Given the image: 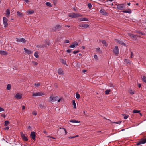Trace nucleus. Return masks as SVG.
Here are the masks:
<instances>
[{
    "instance_id": "c9c22d12",
    "label": "nucleus",
    "mask_w": 146,
    "mask_h": 146,
    "mask_svg": "<svg viewBox=\"0 0 146 146\" xmlns=\"http://www.w3.org/2000/svg\"><path fill=\"white\" fill-rule=\"evenodd\" d=\"M46 5L50 7H51L52 6V5L50 3L48 2H46L45 3Z\"/></svg>"
},
{
    "instance_id": "c03bdc74",
    "label": "nucleus",
    "mask_w": 146,
    "mask_h": 146,
    "mask_svg": "<svg viewBox=\"0 0 146 146\" xmlns=\"http://www.w3.org/2000/svg\"><path fill=\"white\" fill-rule=\"evenodd\" d=\"M87 5L89 8L90 9L92 7V5L90 3H88Z\"/></svg>"
},
{
    "instance_id": "f704fd0d",
    "label": "nucleus",
    "mask_w": 146,
    "mask_h": 146,
    "mask_svg": "<svg viewBox=\"0 0 146 146\" xmlns=\"http://www.w3.org/2000/svg\"><path fill=\"white\" fill-rule=\"evenodd\" d=\"M37 47L38 48H42V47H44V44L41 45L40 44L37 46Z\"/></svg>"
},
{
    "instance_id": "338daca9",
    "label": "nucleus",
    "mask_w": 146,
    "mask_h": 146,
    "mask_svg": "<svg viewBox=\"0 0 146 146\" xmlns=\"http://www.w3.org/2000/svg\"><path fill=\"white\" fill-rule=\"evenodd\" d=\"M87 71V70H82V72L83 73H85Z\"/></svg>"
},
{
    "instance_id": "aec40b11",
    "label": "nucleus",
    "mask_w": 146,
    "mask_h": 146,
    "mask_svg": "<svg viewBox=\"0 0 146 146\" xmlns=\"http://www.w3.org/2000/svg\"><path fill=\"white\" fill-rule=\"evenodd\" d=\"M58 72L60 74L62 75L63 74V70L61 68L58 69Z\"/></svg>"
},
{
    "instance_id": "423d86ee",
    "label": "nucleus",
    "mask_w": 146,
    "mask_h": 146,
    "mask_svg": "<svg viewBox=\"0 0 146 146\" xmlns=\"http://www.w3.org/2000/svg\"><path fill=\"white\" fill-rule=\"evenodd\" d=\"M3 23L4 25V27L5 28L7 27L8 25V24L7 22L8 19L6 17H3Z\"/></svg>"
},
{
    "instance_id": "bb28decb",
    "label": "nucleus",
    "mask_w": 146,
    "mask_h": 146,
    "mask_svg": "<svg viewBox=\"0 0 146 146\" xmlns=\"http://www.w3.org/2000/svg\"><path fill=\"white\" fill-rule=\"evenodd\" d=\"M69 121L70 122L74 123H79L80 122H79L77 120H76L74 119L71 120Z\"/></svg>"
},
{
    "instance_id": "0e129e2a",
    "label": "nucleus",
    "mask_w": 146,
    "mask_h": 146,
    "mask_svg": "<svg viewBox=\"0 0 146 146\" xmlns=\"http://www.w3.org/2000/svg\"><path fill=\"white\" fill-rule=\"evenodd\" d=\"M25 109V106L24 105L23 106H22V109L23 110H24Z\"/></svg>"
},
{
    "instance_id": "f257e3e1",
    "label": "nucleus",
    "mask_w": 146,
    "mask_h": 146,
    "mask_svg": "<svg viewBox=\"0 0 146 146\" xmlns=\"http://www.w3.org/2000/svg\"><path fill=\"white\" fill-rule=\"evenodd\" d=\"M68 15L69 17L72 18L80 17L82 16V15L79 13H69Z\"/></svg>"
},
{
    "instance_id": "5fc2aeb1",
    "label": "nucleus",
    "mask_w": 146,
    "mask_h": 146,
    "mask_svg": "<svg viewBox=\"0 0 146 146\" xmlns=\"http://www.w3.org/2000/svg\"><path fill=\"white\" fill-rule=\"evenodd\" d=\"M121 121H119L117 122H114V123L117 124H120L121 123Z\"/></svg>"
},
{
    "instance_id": "2f4dec72",
    "label": "nucleus",
    "mask_w": 146,
    "mask_h": 146,
    "mask_svg": "<svg viewBox=\"0 0 146 146\" xmlns=\"http://www.w3.org/2000/svg\"><path fill=\"white\" fill-rule=\"evenodd\" d=\"M140 112V111L136 110H134L133 111V113H139Z\"/></svg>"
},
{
    "instance_id": "49530a36",
    "label": "nucleus",
    "mask_w": 146,
    "mask_h": 146,
    "mask_svg": "<svg viewBox=\"0 0 146 146\" xmlns=\"http://www.w3.org/2000/svg\"><path fill=\"white\" fill-rule=\"evenodd\" d=\"M94 59H95L96 60H98V58L97 56L96 55V54L94 55Z\"/></svg>"
},
{
    "instance_id": "4d7b16f0",
    "label": "nucleus",
    "mask_w": 146,
    "mask_h": 146,
    "mask_svg": "<svg viewBox=\"0 0 146 146\" xmlns=\"http://www.w3.org/2000/svg\"><path fill=\"white\" fill-rule=\"evenodd\" d=\"M57 0H53V3L54 5H56V4Z\"/></svg>"
},
{
    "instance_id": "4c0bfd02",
    "label": "nucleus",
    "mask_w": 146,
    "mask_h": 146,
    "mask_svg": "<svg viewBox=\"0 0 146 146\" xmlns=\"http://www.w3.org/2000/svg\"><path fill=\"white\" fill-rule=\"evenodd\" d=\"M129 92L131 94H134V91L132 90H129Z\"/></svg>"
},
{
    "instance_id": "79ce46f5",
    "label": "nucleus",
    "mask_w": 146,
    "mask_h": 146,
    "mask_svg": "<svg viewBox=\"0 0 146 146\" xmlns=\"http://www.w3.org/2000/svg\"><path fill=\"white\" fill-rule=\"evenodd\" d=\"M110 91L109 90H106L105 92V93L106 94H108L110 93Z\"/></svg>"
},
{
    "instance_id": "ea45409f",
    "label": "nucleus",
    "mask_w": 146,
    "mask_h": 146,
    "mask_svg": "<svg viewBox=\"0 0 146 146\" xmlns=\"http://www.w3.org/2000/svg\"><path fill=\"white\" fill-rule=\"evenodd\" d=\"M39 106L40 108L41 109H43L44 108V106L43 105H42V104H39Z\"/></svg>"
},
{
    "instance_id": "69168bd1",
    "label": "nucleus",
    "mask_w": 146,
    "mask_h": 146,
    "mask_svg": "<svg viewBox=\"0 0 146 146\" xmlns=\"http://www.w3.org/2000/svg\"><path fill=\"white\" fill-rule=\"evenodd\" d=\"M69 139H72V138H74V136H70L69 137Z\"/></svg>"
},
{
    "instance_id": "6e6552de",
    "label": "nucleus",
    "mask_w": 146,
    "mask_h": 146,
    "mask_svg": "<svg viewBox=\"0 0 146 146\" xmlns=\"http://www.w3.org/2000/svg\"><path fill=\"white\" fill-rule=\"evenodd\" d=\"M128 35L131 38L134 40H135L137 39V35H134L131 33H128Z\"/></svg>"
},
{
    "instance_id": "9b49d317",
    "label": "nucleus",
    "mask_w": 146,
    "mask_h": 146,
    "mask_svg": "<svg viewBox=\"0 0 146 146\" xmlns=\"http://www.w3.org/2000/svg\"><path fill=\"white\" fill-rule=\"evenodd\" d=\"M78 43L77 42H75L72 43V44L70 45L69 47L71 48H74L77 46Z\"/></svg>"
},
{
    "instance_id": "6ab92c4d",
    "label": "nucleus",
    "mask_w": 146,
    "mask_h": 146,
    "mask_svg": "<svg viewBox=\"0 0 146 146\" xmlns=\"http://www.w3.org/2000/svg\"><path fill=\"white\" fill-rule=\"evenodd\" d=\"M78 20L80 21H89V20L88 19H87L86 18H80L78 19Z\"/></svg>"
},
{
    "instance_id": "7c9ffc66",
    "label": "nucleus",
    "mask_w": 146,
    "mask_h": 146,
    "mask_svg": "<svg viewBox=\"0 0 146 146\" xmlns=\"http://www.w3.org/2000/svg\"><path fill=\"white\" fill-rule=\"evenodd\" d=\"M11 88V85L10 84H8L7 86V90H10Z\"/></svg>"
},
{
    "instance_id": "e2e57ef3",
    "label": "nucleus",
    "mask_w": 146,
    "mask_h": 146,
    "mask_svg": "<svg viewBox=\"0 0 146 146\" xmlns=\"http://www.w3.org/2000/svg\"><path fill=\"white\" fill-rule=\"evenodd\" d=\"M9 128L8 127H7L4 128V130H8V129H9Z\"/></svg>"
},
{
    "instance_id": "58836bf2",
    "label": "nucleus",
    "mask_w": 146,
    "mask_h": 146,
    "mask_svg": "<svg viewBox=\"0 0 146 146\" xmlns=\"http://www.w3.org/2000/svg\"><path fill=\"white\" fill-rule=\"evenodd\" d=\"M76 98L78 99L80 98V96L78 93H77L76 94Z\"/></svg>"
},
{
    "instance_id": "1a4fd4ad",
    "label": "nucleus",
    "mask_w": 146,
    "mask_h": 146,
    "mask_svg": "<svg viewBox=\"0 0 146 146\" xmlns=\"http://www.w3.org/2000/svg\"><path fill=\"white\" fill-rule=\"evenodd\" d=\"M22 94L20 93H17L15 96V98L17 99H20L22 98Z\"/></svg>"
},
{
    "instance_id": "6e6d98bb",
    "label": "nucleus",
    "mask_w": 146,
    "mask_h": 146,
    "mask_svg": "<svg viewBox=\"0 0 146 146\" xmlns=\"http://www.w3.org/2000/svg\"><path fill=\"white\" fill-rule=\"evenodd\" d=\"M79 52V50H77V51H74L73 53L74 54H76L78 52Z\"/></svg>"
},
{
    "instance_id": "f03ea898",
    "label": "nucleus",
    "mask_w": 146,
    "mask_h": 146,
    "mask_svg": "<svg viewBox=\"0 0 146 146\" xmlns=\"http://www.w3.org/2000/svg\"><path fill=\"white\" fill-rule=\"evenodd\" d=\"M125 5L123 4H118L117 5V9L119 10H122L125 7Z\"/></svg>"
},
{
    "instance_id": "39448f33",
    "label": "nucleus",
    "mask_w": 146,
    "mask_h": 146,
    "mask_svg": "<svg viewBox=\"0 0 146 146\" xmlns=\"http://www.w3.org/2000/svg\"><path fill=\"white\" fill-rule=\"evenodd\" d=\"M44 95V94L42 92H38L36 93H33L32 96L33 97L40 96Z\"/></svg>"
},
{
    "instance_id": "393cba45",
    "label": "nucleus",
    "mask_w": 146,
    "mask_h": 146,
    "mask_svg": "<svg viewBox=\"0 0 146 146\" xmlns=\"http://www.w3.org/2000/svg\"><path fill=\"white\" fill-rule=\"evenodd\" d=\"M27 13L28 14H31L33 13L34 12V11L33 10H29L27 11Z\"/></svg>"
},
{
    "instance_id": "2eb2a0df",
    "label": "nucleus",
    "mask_w": 146,
    "mask_h": 146,
    "mask_svg": "<svg viewBox=\"0 0 146 146\" xmlns=\"http://www.w3.org/2000/svg\"><path fill=\"white\" fill-rule=\"evenodd\" d=\"M124 63L129 64V65L131 63V62L128 59H125L124 60Z\"/></svg>"
},
{
    "instance_id": "ddd939ff",
    "label": "nucleus",
    "mask_w": 146,
    "mask_h": 146,
    "mask_svg": "<svg viewBox=\"0 0 146 146\" xmlns=\"http://www.w3.org/2000/svg\"><path fill=\"white\" fill-rule=\"evenodd\" d=\"M100 12L102 14L104 15H107L108 14V13L104 9H101L100 10Z\"/></svg>"
},
{
    "instance_id": "8fccbe9b",
    "label": "nucleus",
    "mask_w": 146,
    "mask_h": 146,
    "mask_svg": "<svg viewBox=\"0 0 146 146\" xmlns=\"http://www.w3.org/2000/svg\"><path fill=\"white\" fill-rule=\"evenodd\" d=\"M141 144H142L141 143V141L140 140L139 142H138V143H136V145H139Z\"/></svg>"
},
{
    "instance_id": "4be33fe9",
    "label": "nucleus",
    "mask_w": 146,
    "mask_h": 146,
    "mask_svg": "<svg viewBox=\"0 0 146 146\" xmlns=\"http://www.w3.org/2000/svg\"><path fill=\"white\" fill-rule=\"evenodd\" d=\"M0 54L2 55H6L7 54V52L6 51L0 50Z\"/></svg>"
},
{
    "instance_id": "412c9836",
    "label": "nucleus",
    "mask_w": 146,
    "mask_h": 146,
    "mask_svg": "<svg viewBox=\"0 0 146 146\" xmlns=\"http://www.w3.org/2000/svg\"><path fill=\"white\" fill-rule=\"evenodd\" d=\"M117 43H119V44L122 45L123 46H125V43H123L122 41H120L119 40H116Z\"/></svg>"
},
{
    "instance_id": "bf43d9fd",
    "label": "nucleus",
    "mask_w": 146,
    "mask_h": 146,
    "mask_svg": "<svg viewBox=\"0 0 146 146\" xmlns=\"http://www.w3.org/2000/svg\"><path fill=\"white\" fill-rule=\"evenodd\" d=\"M65 42L66 43H68L69 42V40H67L65 41Z\"/></svg>"
},
{
    "instance_id": "de8ad7c7",
    "label": "nucleus",
    "mask_w": 146,
    "mask_h": 146,
    "mask_svg": "<svg viewBox=\"0 0 146 146\" xmlns=\"http://www.w3.org/2000/svg\"><path fill=\"white\" fill-rule=\"evenodd\" d=\"M32 114L34 115H37V112L36 111H33L32 112Z\"/></svg>"
},
{
    "instance_id": "b1692460",
    "label": "nucleus",
    "mask_w": 146,
    "mask_h": 146,
    "mask_svg": "<svg viewBox=\"0 0 146 146\" xmlns=\"http://www.w3.org/2000/svg\"><path fill=\"white\" fill-rule=\"evenodd\" d=\"M9 123L10 122L8 120H6L4 122V126H7L9 124Z\"/></svg>"
},
{
    "instance_id": "dca6fc26",
    "label": "nucleus",
    "mask_w": 146,
    "mask_h": 146,
    "mask_svg": "<svg viewBox=\"0 0 146 146\" xmlns=\"http://www.w3.org/2000/svg\"><path fill=\"white\" fill-rule=\"evenodd\" d=\"M60 27H61L60 25H56V27H54L53 30H54V31L58 30L60 28Z\"/></svg>"
},
{
    "instance_id": "4468645a",
    "label": "nucleus",
    "mask_w": 146,
    "mask_h": 146,
    "mask_svg": "<svg viewBox=\"0 0 146 146\" xmlns=\"http://www.w3.org/2000/svg\"><path fill=\"white\" fill-rule=\"evenodd\" d=\"M30 136L33 140H35L36 134L35 132H32L30 135Z\"/></svg>"
},
{
    "instance_id": "a211bd4d",
    "label": "nucleus",
    "mask_w": 146,
    "mask_h": 146,
    "mask_svg": "<svg viewBox=\"0 0 146 146\" xmlns=\"http://www.w3.org/2000/svg\"><path fill=\"white\" fill-rule=\"evenodd\" d=\"M6 12L5 16L7 17H9L10 14V11L9 9H7L6 11Z\"/></svg>"
},
{
    "instance_id": "a19ab883",
    "label": "nucleus",
    "mask_w": 146,
    "mask_h": 146,
    "mask_svg": "<svg viewBox=\"0 0 146 146\" xmlns=\"http://www.w3.org/2000/svg\"><path fill=\"white\" fill-rule=\"evenodd\" d=\"M96 50L99 53H101V51L100 49V48L98 47L96 48Z\"/></svg>"
},
{
    "instance_id": "a878e982",
    "label": "nucleus",
    "mask_w": 146,
    "mask_h": 146,
    "mask_svg": "<svg viewBox=\"0 0 146 146\" xmlns=\"http://www.w3.org/2000/svg\"><path fill=\"white\" fill-rule=\"evenodd\" d=\"M140 141L142 144H144L146 143V138L141 139Z\"/></svg>"
},
{
    "instance_id": "e433bc0d",
    "label": "nucleus",
    "mask_w": 146,
    "mask_h": 146,
    "mask_svg": "<svg viewBox=\"0 0 146 146\" xmlns=\"http://www.w3.org/2000/svg\"><path fill=\"white\" fill-rule=\"evenodd\" d=\"M45 43L47 45H50V43L48 40H46Z\"/></svg>"
},
{
    "instance_id": "72a5a7b5",
    "label": "nucleus",
    "mask_w": 146,
    "mask_h": 146,
    "mask_svg": "<svg viewBox=\"0 0 146 146\" xmlns=\"http://www.w3.org/2000/svg\"><path fill=\"white\" fill-rule=\"evenodd\" d=\"M136 33H138L139 34H141L143 35H145V34L144 33H143L141 32L140 31H136Z\"/></svg>"
},
{
    "instance_id": "864d4df0",
    "label": "nucleus",
    "mask_w": 146,
    "mask_h": 146,
    "mask_svg": "<svg viewBox=\"0 0 146 146\" xmlns=\"http://www.w3.org/2000/svg\"><path fill=\"white\" fill-rule=\"evenodd\" d=\"M33 64L35 65H36L38 64V63L36 62L33 61Z\"/></svg>"
},
{
    "instance_id": "20e7f679",
    "label": "nucleus",
    "mask_w": 146,
    "mask_h": 146,
    "mask_svg": "<svg viewBox=\"0 0 146 146\" xmlns=\"http://www.w3.org/2000/svg\"><path fill=\"white\" fill-rule=\"evenodd\" d=\"M113 52L115 55H118L119 53V50L118 46H116L113 50Z\"/></svg>"
},
{
    "instance_id": "f8f14e48",
    "label": "nucleus",
    "mask_w": 146,
    "mask_h": 146,
    "mask_svg": "<svg viewBox=\"0 0 146 146\" xmlns=\"http://www.w3.org/2000/svg\"><path fill=\"white\" fill-rule=\"evenodd\" d=\"M78 26L81 27H84L85 28H87L89 27V25L86 24H79Z\"/></svg>"
},
{
    "instance_id": "603ef678",
    "label": "nucleus",
    "mask_w": 146,
    "mask_h": 146,
    "mask_svg": "<svg viewBox=\"0 0 146 146\" xmlns=\"http://www.w3.org/2000/svg\"><path fill=\"white\" fill-rule=\"evenodd\" d=\"M34 85H35L36 87H38L40 86V83H35L34 84Z\"/></svg>"
},
{
    "instance_id": "9d476101",
    "label": "nucleus",
    "mask_w": 146,
    "mask_h": 146,
    "mask_svg": "<svg viewBox=\"0 0 146 146\" xmlns=\"http://www.w3.org/2000/svg\"><path fill=\"white\" fill-rule=\"evenodd\" d=\"M20 133L22 139L25 141H27L28 140V139L27 137L25 136L24 134L23 133V132H21Z\"/></svg>"
},
{
    "instance_id": "0eeeda50",
    "label": "nucleus",
    "mask_w": 146,
    "mask_h": 146,
    "mask_svg": "<svg viewBox=\"0 0 146 146\" xmlns=\"http://www.w3.org/2000/svg\"><path fill=\"white\" fill-rule=\"evenodd\" d=\"M16 41L19 42H22L23 43H25L26 42V41L25 40V39L22 38H20L19 39L18 38H16Z\"/></svg>"
},
{
    "instance_id": "c85d7f7f",
    "label": "nucleus",
    "mask_w": 146,
    "mask_h": 146,
    "mask_svg": "<svg viewBox=\"0 0 146 146\" xmlns=\"http://www.w3.org/2000/svg\"><path fill=\"white\" fill-rule=\"evenodd\" d=\"M123 12L124 13H131V11L130 9H128L127 10L123 11Z\"/></svg>"
},
{
    "instance_id": "3c124183",
    "label": "nucleus",
    "mask_w": 146,
    "mask_h": 146,
    "mask_svg": "<svg viewBox=\"0 0 146 146\" xmlns=\"http://www.w3.org/2000/svg\"><path fill=\"white\" fill-rule=\"evenodd\" d=\"M62 129L64 130L65 132V134H67V132L66 131V130L64 128H61V127L60 128V129Z\"/></svg>"
},
{
    "instance_id": "7ed1b4c3",
    "label": "nucleus",
    "mask_w": 146,
    "mask_h": 146,
    "mask_svg": "<svg viewBox=\"0 0 146 146\" xmlns=\"http://www.w3.org/2000/svg\"><path fill=\"white\" fill-rule=\"evenodd\" d=\"M58 96H51L49 97V101L50 102H55L57 100Z\"/></svg>"
},
{
    "instance_id": "473e14b6",
    "label": "nucleus",
    "mask_w": 146,
    "mask_h": 146,
    "mask_svg": "<svg viewBox=\"0 0 146 146\" xmlns=\"http://www.w3.org/2000/svg\"><path fill=\"white\" fill-rule=\"evenodd\" d=\"M72 104L73 106V107L74 108H76V104L75 102V100H73L72 101Z\"/></svg>"
},
{
    "instance_id": "774afa93",
    "label": "nucleus",
    "mask_w": 146,
    "mask_h": 146,
    "mask_svg": "<svg viewBox=\"0 0 146 146\" xmlns=\"http://www.w3.org/2000/svg\"><path fill=\"white\" fill-rule=\"evenodd\" d=\"M133 56V53L132 52H131V56L130 57V58H131L132 57V56Z\"/></svg>"
},
{
    "instance_id": "052dcab7",
    "label": "nucleus",
    "mask_w": 146,
    "mask_h": 146,
    "mask_svg": "<svg viewBox=\"0 0 146 146\" xmlns=\"http://www.w3.org/2000/svg\"><path fill=\"white\" fill-rule=\"evenodd\" d=\"M83 113L86 116H87V115L86 113V112L85 111H83Z\"/></svg>"
},
{
    "instance_id": "cd10ccee",
    "label": "nucleus",
    "mask_w": 146,
    "mask_h": 146,
    "mask_svg": "<svg viewBox=\"0 0 146 146\" xmlns=\"http://www.w3.org/2000/svg\"><path fill=\"white\" fill-rule=\"evenodd\" d=\"M38 52H35L34 53V56L35 57H36V58H38L39 57V56L38 55Z\"/></svg>"
},
{
    "instance_id": "37998d69",
    "label": "nucleus",
    "mask_w": 146,
    "mask_h": 146,
    "mask_svg": "<svg viewBox=\"0 0 146 146\" xmlns=\"http://www.w3.org/2000/svg\"><path fill=\"white\" fill-rule=\"evenodd\" d=\"M142 80L146 83V77L145 76H143L142 78Z\"/></svg>"
},
{
    "instance_id": "a18cd8bd",
    "label": "nucleus",
    "mask_w": 146,
    "mask_h": 146,
    "mask_svg": "<svg viewBox=\"0 0 146 146\" xmlns=\"http://www.w3.org/2000/svg\"><path fill=\"white\" fill-rule=\"evenodd\" d=\"M122 115L123 116H124V118L125 119H127L129 117L128 115H125V114H122Z\"/></svg>"
},
{
    "instance_id": "09e8293b",
    "label": "nucleus",
    "mask_w": 146,
    "mask_h": 146,
    "mask_svg": "<svg viewBox=\"0 0 146 146\" xmlns=\"http://www.w3.org/2000/svg\"><path fill=\"white\" fill-rule=\"evenodd\" d=\"M72 50L71 49H68L66 50V52L67 53H70L71 52Z\"/></svg>"
},
{
    "instance_id": "680f3d73",
    "label": "nucleus",
    "mask_w": 146,
    "mask_h": 146,
    "mask_svg": "<svg viewBox=\"0 0 146 146\" xmlns=\"http://www.w3.org/2000/svg\"><path fill=\"white\" fill-rule=\"evenodd\" d=\"M25 2L27 3H28L29 2V0H24Z\"/></svg>"
},
{
    "instance_id": "5701e85b",
    "label": "nucleus",
    "mask_w": 146,
    "mask_h": 146,
    "mask_svg": "<svg viewBox=\"0 0 146 146\" xmlns=\"http://www.w3.org/2000/svg\"><path fill=\"white\" fill-rule=\"evenodd\" d=\"M17 15L19 17H23V14L21 12L19 11H18L17 12Z\"/></svg>"
},
{
    "instance_id": "c756f323",
    "label": "nucleus",
    "mask_w": 146,
    "mask_h": 146,
    "mask_svg": "<svg viewBox=\"0 0 146 146\" xmlns=\"http://www.w3.org/2000/svg\"><path fill=\"white\" fill-rule=\"evenodd\" d=\"M102 42V44L105 46H107V44L106 41L105 40H103Z\"/></svg>"
},
{
    "instance_id": "13d9d810",
    "label": "nucleus",
    "mask_w": 146,
    "mask_h": 146,
    "mask_svg": "<svg viewBox=\"0 0 146 146\" xmlns=\"http://www.w3.org/2000/svg\"><path fill=\"white\" fill-rule=\"evenodd\" d=\"M4 111V109L1 107H0V112L3 111Z\"/></svg>"
},
{
    "instance_id": "f3484780",
    "label": "nucleus",
    "mask_w": 146,
    "mask_h": 146,
    "mask_svg": "<svg viewBox=\"0 0 146 146\" xmlns=\"http://www.w3.org/2000/svg\"><path fill=\"white\" fill-rule=\"evenodd\" d=\"M24 50L26 52V53H27V54H32V52L30 50H29L27 49V48H24Z\"/></svg>"
}]
</instances>
